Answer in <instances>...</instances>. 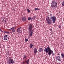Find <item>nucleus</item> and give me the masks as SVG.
Here are the masks:
<instances>
[{
  "label": "nucleus",
  "instance_id": "1",
  "mask_svg": "<svg viewBox=\"0 0 64 64\" xmlns=\"http://www.w3.org/2000/svg\"><path fill=\"white\" fill-rule=\"evenodd\" d=\"M49 16L46 19V20L49 24H51L52 23V21L53 23H55V21H56V18L55 16H52L51 18H50Z\"/></svg>",
  "mask_w": 64,
  "mask_h": 64
},
{
  "label": "nucleus",
  "instance_id": "2",
  "mask_svg": "<svg viewBox=\"0 0 64 64\" xmlns=\"http://www.w3.org/2000/svg\"><path fill=\"white\" fill-rule=\"evenodd\" d=\"M44 51L45 52H46V53H48V54L50 56L52 54L53 56H54V53H53V51L51 50L49 46L47 47V48H46L44 49Z\"/></svg>",
  "mask_w": 64,
  "mask_h": 64
},
{
  "label": "nucleus",
  "instance_id": "3",
  "mask_svg": "<svg viewBox=\"0 0 64 64\" xmlns=\"http://www.w3.org/2000/svg\"><path fill=\"white\" fill-rule=\"evenodd\" d=\"M33 29V26L31 24H30L29 25V26L28 28L29 33H30V36H32L33 34V31H32Z\"/></svg>",
  "mask_w": 64,
  "mask_h": 64
},
{
  "label": "nucleus",
  "instance_id": "4",
  "mask_svg": "<svg viewBox=\"0 0 64 64\" xmlns=\"http://www.w3.org/2000/svg\"><path fill=\"white\" fill-rule=\"evenodd\" d=\"M52 8L53 9H56L57 8V2L53 1L51 4Z\"/></svg>",
  "mask_w": 64,
  "mask_h": 64
},
{
  "label": "nucleus",
  "instance_id": "5",
  "mask_svg": "<svg viewBox=\"0 0 64 64\" xmlns=\"http://www.w3.org/2000/svg\"><path fill=\"white\" fill-rule=\"evenodd\" d=\"M8 60H9V62H10V63H12V64H14L15 62L10 57L9 58Z\"/></svg>",
  "mask_w": 64,
  "mask_h": 64
},
{
  "label": "nucleus",
  "instance_id": "6",
  "mask_svg": "<svg viewBox=\"0 0 64 64\" xmlns=\"http://www.w3.org/2000/svg\"><path fill=\"white\" fill-rule=\"evenodd\" d=\"M8 36V35H6L4 36V38L5 40H8L9 39Z\"/></svg>",
  "mask_w": 64,
  "mask_h": 64
},
{
  "label": "nucleus",
  "instance_id": "7",
  "mask_svg": "<svg viewBox=\"0 0 64 64\" xmlns=\"http://www.w3.org/2000/svg\"><path fill=\"white\" fill-rule=\"evenodd\" d=\"M16 28V27H14L10 29V30L11 31H12V33L13 32L14 33L15 32V28Z\"/></svg>",
  "mask_w": 64,
  "mask_h": 64
},
{
  "label": "nucleus",
  "instance_id": "8",
  "mask_svg": "<svg viewBox=\"0 0 64 64\" xmlns=\"http://www.w3.org/2000/svg\"><path fill=\"white\" fill-rule=\"evenodd\" d=\"M22 27H20L18 28L17 30V31L18 33L19 34H20L21 33V29Z\"/></svg>",
  "mask_w": 64,
  "mask_h": 64
},
{
  "label": "nucleus",
  "instance_id": "9",
  "mask_svg": "<svg viewBox=\"0 0 64 64\" xmlns=\"http://www.w3.org/2000/svg\"><path fill=\"white\" fill-rule=\"evenodd\" d=\"M56 60H58V61H61V60L60 58V56H56Z\"/></svg>",
  "mask_w": 64,
  "mask_h": 64
},
{
  "label": "nucleus",
  "instance_id": "10",
  "mask_svg": "<svg viewBox=\"0 0 64 64\" xmlns=\"http://www.w3.org/2000/svg\"><path fill=\"white\" fill-rule=\"evenodd\" d=\"M22 21H26V18L25 16L22 17Z\"/></svg>",
  "mask_w": 64,
  "mask_h": 64
},
{
  "label": "nucleus",
  "instance_id": "11",
  "mask_svg": "<svg viewBox=\"0 0 64 64\" xmlns=\"http://www.w3.org/2000/svg\"><path fill=\"white\" fill-rule=\"evenodd\" d=\"M34 54H36V53L37 52V50L36 48H35V50H34Z\"/></svg>",
  "mask_w": 64,
  "mask_h": 64
},
{
  "label": "nucleus",
  "instance_id": "12",
  "mask_svg": "<svg viewBox=\"0 0 64 64\" xmlns=\"http://www.w3.org/2000/svg\"><path fill=\"white\" fill-rule=\"evenodd\" d=\"M39 52H41V51H43V49L42 48H40V49H39Z\"/></svg>",
  "mask_w": 64,
  "mask_h": 64
},
{
  "label": "nucleus",
  "instance_id": "13",
  "mask_svg": "<svg viewBox=\"0 0 64 64\" xmlns=\"http://www.w3.org/2000/svg\"><path fill=\"white\" fill-rule=\"evenodd\" d=\"M61 55L62 56V58H64V54L63 53H62L61 54Z\"/></svg>",
  "mask_w": 64,
  "mask_h": 64
},
{
  "label": "nucleus",
  "instance_id": "14",
  "mask_svg": "<svg viewBox=\"0 0 64 64\" xmlns=\"http://www.w3.org/2000/svg\"><path fill=\"white\" fill-rule=\"evenodd\" d=\"M26 10H27V11H28V13H30V10L28 8H27Z\"/></svg>",
  "mask_w": 64,
  "mask_h": 64
},
{
  "label": "nucleus",
  "instance_id": "15",
  "mask_svg": "<svg viewBox=\"0 0 64 64\" xmlns=\"http://www.w3.org/2000/svg\"><path fill=\"white\" fill-rule=\"evenodd\" d=\"M4 33H8V34H10V33L8 32H7L6 31H4Z\"/></svg>",
  "mask_w": 64,
  "mask_h": 64
},
{
  "label": "nucleus",
  "instance_id": "16",
  "mask_svg": "<svg viewBox=\"0 0 64 64\" xmlns=\"http://www.w3.org/2000/svg\"><path fill=\"white\" fill-rule=\"evenodd\" d=\"M30 48H32V47H33V44H30Z\"/></svg>",
  "mask_w": 64,
  "mask_h": 64
},
{
  "label": "nucleus",
  "instance_id": "17",
  "mask_svg": "<svg viewBox=\"0 0 64 64\" xmlns=\"http://www.w3.org/2000/svg\"><path fill=\"white\" fill-rule=\"evenodd\" d=\"M40 10V9L38 8H34V10H35V11H36V10Z\"/></svg>",
  "mask_w": 64,
  "mask_h": 64
},
{
  "label": "nucleus",
  "instance_id": "18",
  "mask_svg": "<svg viewBox=\"0 0 64 64\" xmlns=\"http://www.w3.org/2000/svg\"><path fill=\"white\" fill-rule=\"evenodd\" d=\"M26 57H27L26 56V54H24V56L23 58H24V59H25V58H26Z\"/></svg>",
  "mask_w": 64,
  "mask_h": 64
},
{
  "label": "nucleus",
  "instance_id": "19",
  "mask_svg": "<svg viewBox=\"0 0 64 64\" xmlns=\"http://www.w3.org/2000/svg\"><path fill=\"white\" fill-rule=\"evenodd\" d=\"M25 41H26V42H27L28 41V38H25Z\"/></svg>",
  "mask_w": 64,
  "mask_h": 64
},
{
  "label": "nucleus",
  "instance_id": "20",
  "mask_svg": "<svg viewBox=\"0 0 64 64\" xmlns=\"http://www.w3.org/2000/svg\"><path fill=\"white\" fill-rule=\"evenodd\" d=\"M36 18V16H34L32 17V19H35Z\"/></svg>",
  "mask_w": 64,
  "mask_h": 64
},
{
  "label": "nucleus",
  "instance_id": "21",
  "mask_svg": "<svg viewBox=\"0 0 64 64\" xmlns=\"http://www.w3.org/2000/svg\"><path fill=\"white\" fill-rule=\"evenodd\" d=\"M28 20H31V18L29 17V18H28Z\"/></svg>",
  "mask_w": 64,
  "mask_h": 64
},
{
  "label": "nucleus",
  "instance_id": "22",
  "mask_svg": "<svg viewBox=\"0 0 64 64\" xmlns=\"http://www.w3.org/2000/svg\"><path fill=\"white\" fill-rule=\"evenodd\" d=\"M62 5L63 6H64V1L62 2Z\"/></svg>",
  "mask_w": 64,
  "mask_h": 64
},
{
  "label": "nucleus",
  "instance_id": "23",
  "mask_svg": "<svg viewBox=\"0 0 64 64\" xmlns=\"http://www.w3.org/2000/svg\"><path fill=\"white\" fill-rule=\"evenodd\" d=\"M10 63H11V62H8V64H10Z\"/></svg>",
  "mask_w": 64,
  "mask_h": 64
},
{
  "label": "nucleus",
  "instance_id": "24",
  "mask_svg": "<svg viewBox=\"0 0 64 64\" xmlns=\"http://www.w3.org/2000/svg\"><path fill=\"white\" fill-rule=\"evenodd\" d=\"M50 16H51V17H53V16H52V14H50Z\"/></svg>",
  "mask_w": 64,
  "mask_h": 64
},
{
  "label": "nucleus",
  "instance_id": "25",
  "mask_svg": "<svg viewBox=\"0 0 64 64\" xmlns=\"http://www.w3.org/2000/svg\"><path fill=\"white\" fill-rule=\"evenodd\" d=\"M25 63H27V61H25Z\"/></svg>",
  "mask_w": 64,
  "mask_h": 64
},
{
  "label": "nucleus",
  "instance_id": "26",
  "mask_svg": "<svg viewBox=\"0 0 64 64\" xmlns=\"http://www.w3.org/2000/svg\"><path fill=\"white\" fill-rule=\"evenodd\" d=\"M29 59H28V62H29Z\"/></svg>",
  "mask_w": 64,
  "mask_h": 64
},
{
  "label": "nucleus",
  "instance_id": "27",
  "mask_svg": "<svg viewBox=\"0 0 64 64\" xmlns=\"http://www.w3.org/2000/svg\"><path fill=\"white\" fill-rule=\"evenodd\" d=\"M58 27H59V28H60V27H61V26H59Z\"/></svg>",
  "mask_w": 64,
  "mask_h": 64
},
{
  "label": "nucleus",
  "instance_id": "28",
  "mask_svg": "<svg viewBox=\"0 0 64 64\" xmlns=\"http://www.w3.org/2000/svg\"><path fill=\"white\" fill-rule=\"evenodd\" d=\"M25 64V62H23V64Z\"/></svg>",
  "mask_w": 64,
  "mask_h": 64
},
{
  "label": "nucleus",
  "instance_id": "29",
  "mask_svg": "<svg viewBox=\"0 0 64 64\" xmlns=\"http://www.w3.org/2000/svg\"><path fill=\"white\" fill-rule=\"evenodd\" d=\"M0 31H1V32H2V30H0Z\"/></svg>",
  "mask_w": 64,
  "mask_h": 64
},
{
  "label": "nucleus",
  "instance_id": "30",
  "mask_svg": "<svg viewBox=\"0 0 64 64\" xmlns=\"http://www.w3.org/2000/svg\"><path fill=\"white\" fill-rule=\"evenodd\" d=\"M27 64H29V62H27Z\"/></svg>",
  "mask_w": 64,
  "mask_h": 64
},
{
  "label": "nucleus",
  "instance_id": "31",
  "mask_svg": "<svg viewBox=\"0 0 64 64\" xmlns=\"http://www.w3.org/2000/svg\"><path fill=\"white\" fill-rule=\"evenodd\" d=\"M60 55V54H59V53H58V55Z\"/></svg>",
  "mask_w": 64,
  "mask_h": 64
},
{
  "label": "nucleus",
  "instance_id": "32",
  "mask_svg": "<svg viewBox=\"0 0 64 64\" xmlns=\"http://www.w3.org/2000/svg\"><path fill=\"white\" fill-rule=\"evenodd\" d=\"M2 33H3V32H3L2 31Z\"/></svg>",
  "mask_w": 64,
  "mask_h": 64
},
{
  "label": "nucleus",
  "instance_id": "33",
  "mask_svg": "<svg viewBox=\"0 0 64 64\" xmlns=\"http://www.w3.org/2000/svg\"><path fill=\"white\" fill-rule=\"evenodd\" d=\"M1 30V28H0V30Z\"/></svg>",
  "mask_w": 64,
  "mask_h": 64
},
{
  "label": "nucleus",
  "instance_id": "34",
  "mask_svg": "<svg viewBox=\"0 0 64 64\" xmlns=\"http://www.w3.org/2000/svg\"><path fill=\"white\" fill-rule=\"evenodd\" d=\"M6 22V21H5V22Z\"/></svg>",
  "mask_w": 64,
  "mask_h": 64
}]
</instances>
